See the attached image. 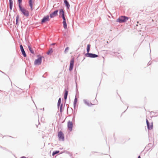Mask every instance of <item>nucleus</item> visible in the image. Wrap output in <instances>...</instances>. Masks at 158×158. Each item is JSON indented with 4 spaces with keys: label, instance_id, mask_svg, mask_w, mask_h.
<instances>
[{
    "label": "nucleus",
    "instance_id": "f257e3e1",
    "mask_svg": "<svg viewBox=\"0 0 158 158\" xmlns=\"http://www.w3.org/2000/svg\"><path fill=\"white\" fill-rule=\"evenodd\" d=\"M129 19L128 17L121 16L116 20V22L119 23H123L126 22Z\"/></svg>",
    "mask_w": 158,
    "mask_h": 158
},
{
    "label": "nucleus",
    "instance_id": "f03ea898",
    "mask_svg": "<svg viewBox=\"0 0 158 158\" xmlns=\"http://www.w3.org/2000/svg\"><path fill=\"white\" fill-rule=\"evenodd\" d=\"M19 10L25 16L27 17L29 15V12L22 6L19 7Z\"/></svg>",
    "mask_w": 158,
    "mask_h": 158
},
{
    "label": "nucleus",
    "instance_id": "7ed1b4c3",
    "mask_svg": "<svg viewBox=\"0 0 158 158\" xmlns=\"http://www.w3.org/2000/svg\"><path fill=\"white\" fill-rule=\"evenodd\" d=\"M38 58L36 59L34 62L35 65H40L42 62V56L40 55L37 56Z\"/></svg>",
    "mask_w": 158,
    "mask_h": 158
},
{
    "label": "nucleus",
    "instance_id": "20e7f679",
    "mask_svg": "<svg viewBox=\"0 0 158 158\" xmlns=\"http://www.w3.org/2000/svg\"><path fill=\"white\" fill-rule=\"evenodd\" d=\"M85 56L87 57L93 58H96L98 56L97 54L90 53H86L85 54Z\"/></svg>",
    "mask_w": 158,
    "mask_h": 158
},
{
    "label": "nucleus",
    "instance_id": "39448f33",
    "mask_svg": "<svg viewBox=\"0 0 158 158\" xmlns=\"http://www.w3.org/2000/svg\"><path fill=\"white\" fill-rule=\"evenodd\" d=\"M58 137L59 140L64 141V137L63 133L61 131H60L58 133Z\"/></svg>",
    "mask_w": 158,
    "mask_h": 158
},
{
    "label": "nucleus",
    "instance_id": "423d86ee",
    "mask_svg": "<svg viewBox=\"0 0 158 158\" xmlns=\"http://www.w3.org/2000/svg\"><path fill=\"white\" fill-rule=\"evenodd\" d=\"M49 21V16L47 15L44 16L43 19H41V23L42 24L45 23L47 21Z\"/></svg>",
    "mask_w": 158,
    "mask_h": 158
},
{
    "label": "nucleus",
    "instance_id": "0eeeda50",
    "mask_svg": "<svg viewBox=\"0 0 158 158\" xmlns=\"http://www.w3.org/2000/svg\"><path fill=\"white\" fill-rule=\"evenodd\" d=\"M74 59L73 58L70 60L69 67V71H71L73 70L74 66Z\"/></svg>",
    "mask_w": 158,
    "mask_h": 158
},
{
    "label": "nucleus",
    "instance_id": "6e6552de",
    "mask_svg": "<svg viewBox=\"0 0 158 158\" xmlns=\"http://www.w3.org/2000/svg\"><path fill=\"white\" fill-rule=\"evenodd\" d=\"M58 10H55L52 13L50 14V17L51 18H53L54 17L58 15Z\"/></svg>",
    "mask_w": 158,
    "mask_h": 158
},
{
    "label": "nucleus",
    "instance_id": "1a4fd4ad",
    "mask_svg": "<svg viewBox=\"0 0 158 158\" xmlns=\"http://www.w3.org/2000/svg\"><path fill=\"white\" fill-rule=\"evenodd\" d=\"M68 128L70 131H72L73 129V124L72 122L69 121L68 122Z\"/></svg>",
    "mask_w": 158,
    "mask_h": 158
},
{
    "label": "nucleus",
    "instance_id": "9d476101",
    "mask_svg": "<svg viewBox=\"0 0 158 158\" xmlns=\"http://www.w3.org/2000/svg\"><path fill=\"white\" fill-rule=\"evenodd\" d=\"M60 17H61L62 19H65L64 12L63 9H60L59 10Z\"/></svg>",
    "mask_w": 158,
    "mask_h": 158
},
{
    "label": "nucleus",
    "instance_id": "9b49d317",
    "mask_svg": "<svg viewBox=\"0 0 158 158\" xmlns=\"http://www.w3.org/2000/svg\"><path fill=\"white\" fill-rule=\"evenodd\" d=\"M20 48L21 50V51L22 52V55L24 57H26L27 56V54L25 52V51H24L23 47L22 45L21 44L20 45Z\"/></svg>",
    "mask_w": 158,
    "mask_h": 158
},
{
    "label": "nucleus",
    "instance_id": "f8f14e48",
    "mask_svg": "<svg viewBox=\"0 0 158 158\" xmlns=\"http://www.w3.org/2000/svg\"><path fill=\"white\" fill-rule=\"evenodd\" d=\"M64 2L66 8L67 9H69L70 7V5L69 2L67 1V0H64Z\"/></svg>",
    "mask_w": 158,
    "mask_h": 158
},
{
    "label": "nucleus",
    "instance_id": "ddd939ff",
    "mask_svg": "<svg viewBox=\"0 0 158 158\" xmlns=\"http://www.w3.org/2000/svg\"><path fill=\"white\" fill-rule=\"evenodd\" d=\"M63 23L64 28L65 29L67 28V24L66 21V19H63Z\"/></svg>",
    "mask_w": 158,
    "mask_h": 158
},
{
    "label": "nucleus",
    "instance_id": "4468645a",
    "mask_svg": "<svg viewBox=\"0 0 158 158\" xmlns=\"http://www.w3.org/2000/svg\"><path fill=\"white\" fill-rule=\"evenodd\" d=\"M83 101L85 104L89 106H92L94 105L93 104H92L91 103H89V102L87 101L86 100L84 99L83 100Z\"/></svg>",
    "mask_w": 158,
    "mask_h": 158
},
{
    "label": "nucleus",
    "instance_id": "2eb2a0df",
    "mask_svg": "<svg viewBox=\"0 0 158 158\" xmlns=\"http://www.w3.org/2000/svg\"><path fill=\"white\" fill-rule=\"evenodd\" d=\"M64 98L65 100H66L67 99L68 95V91L66 89H64Z\"/></svg>",
    "mask_w": 158,
    "mask_h": 158
},
{
    "label": "nucleus",
    "instance_id": "dca6fc26",
    "mask_svg": "<svg viewBox=\"0 0 158 158\" xmlns=\"http://www.w3.org/2000/svg\"><path fill=\"white\" fill-rule=\"evenodd\" d=\"M147 128L148 130H150L152 129L153 127V123L152 122L151 123V125L150 123L148 124L147 125Z\"/></svg>",
    "mask_w": 158,
    "mask_h": 158
},
{
    "label": "nucleus",
    "instance_id": "f3484780",
    "mask_svg": "<svg viewBox=\"0 0 158 158\" xmlns=\"http://www.w3.org/2000/svg\"><path fill=\"white\" fill-rule=\"evenodd\" d=\"M29 4L30 7L31 9V10H33L32 0H29Z\"/></svg>",
    "mask_w": 158,
    "mask_h": 158
},
{
    "label": "nucleus",
    "instance_id": "a211bd4d",
    "mask_svg": "<svg viewBox=\"0 0 158 158\" xmlns=\"http://www.w3.org/2000/svg\"><path fill=\"white\" fill-rule=\"evenodd\" d=\"M77 99L76 96L73 102V106L74 108H75L77 104Z\"/></svg>",
    "mask_w": 158,
    "mask_h": 158
},
{
    "label": "nucleus",
    "instance_id": "6ab92c4d",
    "mask_svg": "<svg viewBox=\"0 0 158 158\" xmlns=\"http://www.w3.org/2000/svg\"><path fill=\"white\" fill-rule=\"evenodd\" d=\"M28 47L30 52L32 54H34V51L31 48V47L30 45H28Z\"/></svg>",
    "mask_w": 158,
    "mask_h": 158
},
{
    "label": "nucleus",
    "instance_id": "aec40b11",
    "mask_svg": "<svg viewBox=\"0 0 158 158\" xmlns=\"http://www.w3.org/2000/svg\"><path fill=\"white\" fill-rule=\"evenodd\" d=\"M90 46L91 45L89 44L87 45L86 48V51L87 52V53H89Z\"/></svg>",
    "mask_w": 158,
    "mask_h": 158
},
{
    "label": "nucleus",
    "instance_id": "412c9836",
    "mask_svg": "<svg viewBox=\"0 0 158 158\" xmlns=\"http://www.w3.org/2000/svg\"><path fill=\"white\" fill-rule=\"evenodd\" d=\"M53 51L52 48L50 49L47 52V54L48 55H50L53 52Z\"/></svg>",
    "mask_w": 158,
    "mask_h": 158
},
{
    "label": "nucleus",
    "instance_id": "4be33fe9",
    "mask_svg": "<svg viewBox=\"0 0 158 158\" xmlns=\"http://www.w3.org/2000/svg\"><path fill=\"white\" fill-rule=\"evenodd\" d=\"M61 98H59L58 103H57V106L58 108H59L60 106V105L61 104Z\"/></svg>",
    "mask_w": 158,
    "mask_h": 158
},
{
    "label": "nucleus",
    "instance_id": "5701e85b",
    "mask_svg": "<svg viewBox=\"0 0 158 158\" xmlns=\"http://www.w3.org/2000/svg\"><path fill=\"white\" fill-rule=\"evenodd\" d=\"M60 152V151H55L53 152L52 153V156H54L55 155L57 154Z\"/></svg>",
    "mask_w": 158,
    "mask_h": 158
},
{
    "label": "nucleus",
    "instance_id": "b1692460",
    "mask_svg": "<svg viewBox=\"0 0 158 158\" xmlns=\"http://www.w3.org/2000/svg\"><path fill=\"white\" fill-rule=\"evenodd\" d=\"M65 153L66 154H69L70 155L71 154L69 151H65V150L63 152H60V154H62V153Z\"/></svg>",
    "mask_w": 158,
    "mask_h": 158
},
{
    "label": "nucleus",
    "instance_id": "393cba45",
    "mask_svg": "<svg viewBox=\"0 0 158 158\" xmlns=\"http://www.w3.org/2000/svg\"><path fill=\"white\" fill-rule=\"evenodd\" d=\"M60 106V113H62V112L63 104H61Z\"/></svg>",
    "mask_w": 158,
    "mask_h": 158
},
{
    "label": "nucleus",
    "instance_id": "a878e982",
    "mask_svg": "<svg viewBox=\"0 0 158 158\" xmlns=\"http://www.w3.org/2000/svg\"><path fill=\"white\" fill-rule=\"evenodd\" d=\"M19 4V7H20L21 6V3H22V0H18Z\"/></svg>",
    "mask_w": 158,
    "mask_h": 158
},
{
    "label": "nucleus",
    "instance_id": "bb28decb",
    "mask_svg": "<svg viewBox=\"0 0 158 158\" xmlns=\"http://www.w3.org/2000/svg\"><path fill=\"white\" fill-rule=\"evenodd\" d=\"M19 15L18 14L16 17V22L18 23L19 19Z\"/></svg>",
    "mask_w": 158,
    "mask_h": 158
},
{
    "label": "nucleus",
    "instance_id": "cd10ccee",
    "mask_svg": "<svg viewBox=\"0 0 158 158\" xmlns=\"http://www.w3.org/2000/svg\"><path fill=\"white\" fill-rule=\"evenodd\" d=\"M13 4H9L10 9V10H11L12 9Z\"/></svg>",
    "mask_w": 158,
    "mask_h": 158
},
{
    "label": "nucleus",
    "instance_id": "c85d7f7f",
    "mask_svg": "<svg viewBox=\"0 0 158 158\" xmlns=\"http://www.w3.org/2000/svg\"><path fill=\"white\" fill-rule=\"evenodd\" d=\"M9 4H13V0H9Z\"/></svg>",
    "mask_w": 158,
    "mask_h": 158
},
{
    "label": "nucleus",
    "instance_id": "c756f323",
    "mask_svg": "<svg viewBox=\"0 0 158 158\" xmlns=\"http://www.w3.org/2000/svg\"><path fill=\"white\" fill-rule=\"evenodd\" d=\"M69 49V48L68 47H66L64 50V52L65 53L67 52V50H68Z\"/></svg>",
    "mask_w": 158,
    "mask_h": 158
},
{
    "label": "nucleus",
    "instance_id": "7c9ffc66",
    "mask_svg": "<svg viewBox=\"0 0 158 158\" xmlns=\"http://www.w3.org/2000/svg\"><path fill=\"white\" fill-rule=\"evenodd\" d=\"M1 43L2 46H3L4 45V42L3 41H1Z\"/></svg>",
    "mask_w": 158,
    "mask_h": 158
},
{
    "label": "nucleus",
    "instance_id": "2f4dec72",
    "mask_svg": "<svg viewBox=\"0 0 158 158\" xmlns=\"http://www.w3.org/2000/svg\"><path fill=\"white\" fill-rule=\"evenodd\" d=\"M146 122L147 125L148 124L149 125V124L150 123L147 119H146Z\"/></svg>",
    "mask_w": 158,
    "mask_h": 158
},
{
    "label": "nucleus",
    "instance_id": "473e14b6",
    "mask_svg": "<svg viewBox=\"0 0 158 158\" xmlns=\"http://www.w3.org/2000/svg\"><path fill=\"white\" fill-rule=\"evenodd\" d=\"M55 44H56L55 43H53L52 44H51V45H55Z\"/></svg>",
    "mask_w": 158,
    "mask_h": 158
},
{
    "label": "nucleus",
    "instance_id": "72a5a7b5",
    "mask_svg": "<svg viewBox=\"0 0 158 158\" xmlns=\"http://www.w3.org/2000/svg\"><path fill=\"white\" fill-rule=\"evenodd\" d=\"M20 158H27L24 156H23L20 157Z\"/></svg>",
    "mask_w": 158,
    "mask_h": 158
},
{
    "label": "nucleus",
    "instance_id": "f704fd0d",
    "mask_svg": "<svg viewBox=\"0 0 158 158\" xmlns=\"http://www.w3.org/2000/svg\"><path fill=\"white\" fill-rule=\"evenodd\" d=\"M16 25H17V26H19L18 22V23H16Z\"/></svg>",
    "mask_w": 158,
    "mask_h": 158
},
{
    "label": "nucleus",
    "instance_id": "c9c22d12",
    "mask_svg": "<svg viewBox=\"0 0 158 158\" xmlns=\"http://www.w3.org/2000/svg\"><path fill=\"white\" fill-rule=\"evenodd\" d=\"M1 148H3V149H4H4H5H5H6V148H4V147H1Z\"/></svg>",
    "mask_w": 158,
    "mask_h": 158
},
{
    "label": "nucleus",
    "instance_id": "e433bc0d",
    "mask_svg": "<svg viewBox=\"0 0 158 158\" xmlns=\"http://www.w3.org/2000/svg\"><path fill=\"white\" fill-rule=\"evenodd\" d=\"M151 64V63H149V62L148 64V66H149Z\"/></svg>",
    "mask_w": 158,
    "mask_h": 158
},
{
    "label": "nucleus",
    "instance_id": "4c0bfd02",
    "mask_svg": "<svg viewBox=\"0 0 158 158\" xmlns=\"http://www.w3.org/2000/svg\"><path fill=\"white\" fill-rule=\"evenodd\" d=\"M0 72H2V73H3V74H5L4 72H2V71H1L0 70Z\"/></svg>",
    "mask_w": 158,
    "mask_h": 158
},
{
    "label": "nucleus",
    "instance_id": "58836bf2",
    "mask_svg": "<svg viewBox=\"0 0 158 158\" xmlns=\"http://www.w3.org/2000/svg\"><path fill=\"white\" fill-rule=\"evenodd\" d=\"M138 158H141V157L140 156H139Z\"/></svg>",
    "mask_w": 158,
    "mask_h": 158
},
{
    "label": "nucleus",
    "instance_id": "ea45409f",
    "mask_svg": "<svg viewBox=\"0 0 158 158\" xmlns=\"http://www.w3.org/2000/svg\"><path fill=\"white\" fill-rule=\"evenodd\" d=\"M63 148H60V150H63Z\"/></svg>",
    "mask_w": 158,
    "mask_h": 158
},
{
    "label": "nucleus",
    "instance_id": "a19ab883",
    "mask_svg": "<svg viewBox=\"0 0 158 158\" xmlns=\"http://www.w3.org/2000/svg\"><path fill=\"white\" fill-rule=\"evenodd\" d=\"M154 113V112H153V111H151V114H152V113Z\"/></svg>",
    "mask_w": 158,
    "mask_h": 158
},
{
    "label": "nucleus",
    "instance_id": "79ce46f5",
    "mask_svg": "<svg viewBox=\"0 0 158 158\" xmlns=\"http://www.w3.org/2000/svg\"><path fill=\"white\" fill-rule=\"evenodd\" d=\"M75 116H73V119H74V118L75 117Z\"/></svg>",
    "mask_w": 158,
    "mask_h": 158
},
{
    "label": "nucleus",
    "instance_id": "37998d69",
    "mask_svg": "<svg viewBox=\"0 0 158 158\" xmlns=\"http://www.w3.org/2000/svg\"><path fill=\"white\" fill-rule=\"evenodd\" d=\"M101 155H103L102 153Z\"/></svg>",
    "mask_w": 158,
    "mask_h": 158
}]
</instances>
